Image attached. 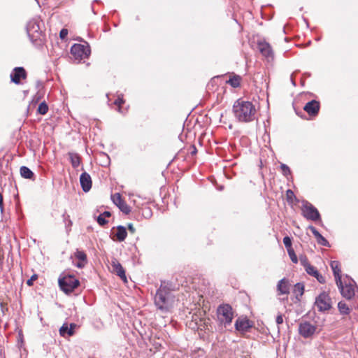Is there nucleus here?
<instances>
[{"label":"nucleus","mask_w":358,"mask_h":358,"mask_svg":"<svg viewBox=\"0 0 358 358\" xmlns=\"http://www.w3.org/2000/svg\"><path fill=\"white\" fill-rule=\"evenodd\" d=\"M142 215L145 218H149L152 216V210L150 208L146 207L142 210Z\"/></svg>","instance_id":"nucleus-36"},{"label":"nucleus","mask_w":358,"mask_h":358,"mask_svg":"<svg viewBox=\"0 0 358 358\" xmlns=\"http://www.w3.org/2000/svg\"><path fill=\"white\" fill-rule=\"evenodd\" d=\"M27 76V71L23 67H15L10 73V77L11 82L19 85L20 84V80L22 79H25Z\"/></svg>","instance_id":"nucleus-12"},{"label":"nucleus","mask_w":358,"mask_h":358,"mask_svg":"<svg viewBox=\"0 0 358 358\" xmlns=\"http://www.w3.org/2000/svg\"><path fill=\"white\" fill-rule=\"evenodd\" d=\"M314 277L317 280V281L319 282H320V283H324L325 282V278L323 275H322L319 273V271L317 272V275H315Z\"/></svg>","instance_id":"nucleus-41"},{"label":"nucleus","mask_w":358,"mask_h":358,"mask_svg":"<svg viewBox=\"0 0 358 358\" xmlns=\"http://www.w3.org/2000/svg\"><path fill=\"white\" fill-rule=\"evenodd\" d=\"M275 322H276L277 324H278V325L282 324V322H283L282 315H278L276 317Z\"/></svg>","instance_id":"nucleus-44"},{"label":"nucleus","mask_w":358,"mask_h":358,"mask_svg":"<svg viewBox=\"0 0 358 358\" xmlns=\"http://www.w3.org/2000/svg\"><path fill=\"white\" fill-rule=\"evenodd\" d=\"M38 278V275L34 274L27 281V284L29 286H31L33 285V282Z\"/></svg>","instance_id":"nucleus-42"},{"label":"nucleus","mask_w":358,"mask_h":358,"mask_svg":"<svg viewBox=\"0 0 358 358\" xmlns=\"http://www.w3.org/2000/svg\"><path fill=\"white\" fill-rule=\"evenodd\" d=\"M77 324L75 323H71L69 327L68 324L64 323L59 329V334L61 336L65 337L66 335L69 336H71L75 333V329L76 328Z\"/></svg>","instance_id":"nucleus-18"},{"label":"nucleus","mask_w":358,"mask_h":358,"mask_svg":"<svg viewBox=\"0 0 358 358\" xmlns=\"http://www.w3.org/2000/svg\"><path fill=\"white\" fill-rule=\"evenodd\" d=\"M217 320L220 326L227 328L231 325L234 318V310L228 303L220 304L217 308Z\"/></svg>","instance_id":"nucleus-4"},{"label":"nucleus","mask_w":358,"mask_h":358,"mask_svg":"<svg viewBox=\"0 0 358 358\" xmlns=\"http://www.w3.org/2000/svg\"><path fill=\"white\" fill-rule=\"evenodd\" d=\"M299 259L300 264L303 266L304 269L310 264L308 262V258L305 255H300Z\"/></svg>","instance_id":"nucleus-32"},{"label":"nucleus","mask_w":358,"mask_h":358,"mask_svg":"<svg viewBox=\"0 0 358 358\" xmlns=\"http://www.w3.org/2000/svg\"><path fill=\"white\" fill-rule=\"evenodd\" d=\"M20 175L25 179H29L31 180H35V176L34 172L28 167L22 166L20 169Z\"/></svg>","instance_id":"nucleus-22"},{"label":"nucleus","mask_w":358,"mask_h":358,"mask_svg":"<svg viewBox=\"0 0 358 358\" xmlns=\"http://www.w3.org/2000/svg\"><path fill=\"white\" fill-rule=\"evenodd\" d=\"M316 239L319 245L325 247H330L329 241L322 234H320Z\"/></svg>","instance_id":"nucleus-29"},{"label":"nucleus","mask_w":358,"mask_h":358,"mask_svg":"<svg viewBox=\"0 0 358 358\" xmlns=\"http://www.w3.org/2000/svg\"><path fill=\"white\" fill-rule=\"evenodd\" d=\"M112 267L113 272H115L124 282H127V277L125 271L122 266L121 264L116 259L112 261Z\"/></svg>","instance_id":"nucleus-16"},{"label":"nucleus","mask_w":358,"mask_h":358,"mask_svg":"<svg viewBox=\"0 0 358 358\" xmlns=\"http://www.w3.org/2000/svg\"><path fill=\"white\" fill-rule=\"evenodd\" d=\"M0 306L1 308V311L3 312V313H4V311H5V310H7V308L5 307L3 303H1Z\"/></svg>","instance_id":"nucleus-47"},{"label":"nucleus","mask_w":358,"mask_h":358,"mask_svg":"<svg viewBox=\"0 0 358 358\" xmlns=\"http://www.w3.org/2000/svg\"><path fill=\"white\" fill-rule=\"evenodd\" d=\"M294 292L296 294V295H299L301 296L303 294L304 292V285L302 283L298 282L294 285Z\"/></svg>","instance_id":"nucleus-28"},{"label":"nucleus","mask_w":358,"mask_h":358,"mask_svg":"<svg viewBox=\"0 0 358 358\" xmlns=\"http://www.w3.org/2000/svg\"><path fill=\"white\" fill-rule=\"evenodd\" d=\"M308 229L311 231L314 236L317 238L321 234L316 229V228L312 225L308 227Z\"/></svg>","instance_id":"nucleus-40"},{"label":"nucleus","mask_w":358,"mask_h":358,"mask_svg":"<svg viewBox=\"0 0 358 358\" xmlns=\"http://www.w3.org/2000/svg\"><path fill=\"white\" fill-rule=\"evenodd\" d=\"M63 218H64V221L65 222H67V223H66V227H71L72 225V221L70 220L69 215H66V213H64L63 215Z\"/></svg>","instance_id":"nucleus-39"},{"label":"nucleus","mask_w":358,"mask_h":358,"mask_svg":"<svg viewBox=\"0 0 358 358\" xmlns=\"http://www.w3.org/2000/svg\"><path fill=\"white\" fill-rule=\"evenodd\" d=\"M277 291L279 295L289 294V280L285 278L279 280L277 285Z\"/></svg>","instance_id":"nucleus-20"},{"label":"nucleus","mask_w":358,"mask_h":358,"mask_svg":"<svg viewBox=\"0 0 358 358\" xmlns=\"http://www.w3.org/2000/svg\"><path fill=\"white\" fill-rule=\"evenodd\" d=\"M77 266L79 267V268H81L83 266V265L81 264L78 263L77 264Z\"/></svg>","instance_id":"nucleus-49"},{"label":"nucleus","mask_w":358,"mask_h":358,"mask_svg":"<svg viewBox=\"0 0 358 358\" xmlns=\"http://www.w3.org/2000/svg\"><path fill=\"white\" fill-rule=\"evenodd\" d=\"M233 113L235 117L243 122H252L256 116V109L253 103L242 99H238L234 102Z\"/></svg>","instance_id":"nucleus-2"},{"label":"nucleus","mask_w":358,"mask_h":358,"mask_svg":"<svg viewBox=\"0 0 358 358\" xmlns=\"http://www.w3.org/2000/svg\"><path fill=\"white\" fill-rule=\"evenodd\" d=\"M251 327L252 325L250 324L249 320L247 318H238L235 322V328L238 331L246 332Z\"/></svg>","instance_id":"nucleus-17"},{"label":"nucleus","mask_w":358,"mask_h":358,"mask_svg":"<svg viewBox=\"0 0 358 358\" xmlns=\"http://www.w3.org/2000/svg\"><path fill=\"white\" fill-rule=\"evenodd\" d=\"M332 269L336 285L341 284V270L340 268V263L338 261H331L330 264Z\"/></svg>","instance_id":"nucleus-19"},{"label":"nucleus","mask_w":358,"mask_h":358,"mask_svg":"<svg viewBox=\"0 0 358 358\" xmlns=\"http://www.w3.org/2000/svg\"><path fill=\"white\" fill-rule=\"evenodd\" d=\"M111 216V213L109 211H104L103 213H101L96 218V221L101 226L106 225L108 222L106 220L107 217Z\"/></svg>","instance_id":"nucleus-24"},{"label":"nucleus","mask_w":358,"mask_h":358,"mask_svg":"<svg viewBox=\"0 0 358 358\" xmlns=\"http://www.w3.org/2000/svg\"><path fill=\"white\" fill-rule=\"evenodd\" d=\"M3 358H4V357H3Z\"/></svg>","instance_id":"nucleus-52"},{"label":"nucleus","mask_w":358,"mask_h":358,"mask_svg":"<svg viewBox=\"0 0 358 358\" xmlns=\"http://www.w3.org/2000/svg\"><path fill=\"white\" fill-rule=\"evenodd\" d=\"M76 257L80 261H86L87 259L86 254L83 251H77Z\"/></svg>","instance_id":"nucleus-37"},{"label":"nucleus","mask_w":358,"mask_h":358,"mask_svg":"<svg viewBox=\"0 0 358 358\" xmlns=\"http://www.w3.org/2000/svg\"><path fill=\"white\" fill-rule=\"evenodd\" d=\"M113 203L120 208V210L126 215L131 212L130 207L123 201L119 193H115L111 196Z\"/></svg>","instance_id":"nucleus-13"},{"label":"nucleus","mask_w":358,"mask_h":358,"mask_svg":"<svg viewBox=\"0 0 358 358\" xmlns=\"http://www.w3.org/2000/svg\"><path fill=\"white\" fill-rule=\"evenodd\" d=\"M173 302L174 295L171 289L165 282H162L155 296V305L162 312L167 313L172 308Z\"/></svg>","instance_id":"nucleus-1"},{"label":"nucleus","mask_w":358,"mask_h":358,"mask_svg":"<svg viewBox=\"0 0 358 358\" xmlns=\"http://www.w3.org/2000/svg\"><path fill=\"white\" fill-rule=\"evenodd\" d=\"M287 200L288 202H292L294 198H296L294 192L291 189H288L286 192Z\"/></svg>","instance_id":"nucleus-38"},{"label":"nucleus","mask_w":358,"mask_h":358,"mask_svg":"<svg viewBox=\"0 0 358 358\" xmlns=\"http://www.w3.org/2000/svg\"><path fill=\"white\" fill-rule=\"evenodd\" d=\"M127 228H128V230L129 231V232H131V234L135 233L136 229L131 223L128 224Z\"/></svg>","instance_id":"nucleus-45"},{"label":"nucleus","mask_w":358,"mask_h":358,"mask_svg":"<svg viewBox=\"0 0 358 358\" xmlns=\"http://www.w3.org/2000/svg\"><path fill=\"white\" fill-rule=\"evenodd\" d=\"M58 282L61 289L66 294L72 292L80 285L79 280L70 275L59 278Z\"/></svg>","instance_id":"nucleus-6"},{"label":"nucleus","mask_w":358,"mask_h":358,"mask_svg":"<svg viewBox=\"0 0 358 358\" xmlns=\"http://www.w3.org/2000/svg\"><path fill=\"white\" fill-rule=\"evenodd\" d=\"M67 34H68V30L66 29H62L60 31L59 36L62 39H64L66 37Z\"/></svg>","instance_id":"nucleus-43"},{"label":"nucleus","mask_w":358,"mask_h":358,"mask_svg":"<svg viewBox=\"0 0 358 358\" xmlns=\"http://www.w3.org/2000/svg\"><path fill=\"white\" fill-rule=\"evenodd\" d=\"M0 210H1V212L3 213V196L1 193H0Z\"/></svg>","instance_id":"nucleus-46"},{"label":"nucleus","mask_w":358,"mask_h":358,"mask_svg":"<svg viewBox=\"0 0 358 358\" xmlns=\"http://www.w3.org/2000/svg\"><path fill=\"white\" fill-rule=\"evenodd\" d=\"M37 111L41 115H45L48 113V106L45 101H43L39 104Z\"/></svg>","instance_id":"nucleus-27"},{"label":"nucleus","mask_w":358,"mask_h":358,"mask_svg":"<svg viewBox=\"0 0 358 358\" xmlns=\"http://www.w3.org/2000/svg\"><path fill=\"white\" fill-rule=\"evenodd\" d=\"M305 271H306V273L310 275H312V276H315V275H317V272L318 271L317 270V268L312 266L311 264H310L309 266H308L306 268H305Z\"/></svg>","instance_id":"nucleus-30"},{"label":"nucleus","mask_w":358,"mask_h":358,"mask_svg":"<svg viewBox=\"0 0 358 358\" xmlns=\"http://www.w3.org/2000/svg\"><path fill=\"white\" fill-rule=\"evenodd\" d=\"M320 102L316 100H312L306 103L303 110L310 116H316L320 110Z\"/></svg>","instance_id":"nucleus-14"},{"label":"nucleus","mask_w":358,"mask_h":358,"mask_svg":"<svg viewBox=\"0 0 358 358\" xmlns=\"http://www.w3.org/2000/svg\"><path fill=\"white\" fill-rule=\"evenodd\" d=\"M283 243L287 248V250H289L290 248H292V240L291 238L289 236H285L283 238Z\"/></svg>","instance_id":"nucleus-34"},{"label":"nucleus","mask_w":358,"mask_h":358,"mask_svg":"<svg viewBox=\"0 0 358 358\" xmlns=\"http://www.w3.org/2000/svg\"><path fill=\"white\" fill-rule=\"evenodd\" d=\"M257 48L261 54L268 59H273V52L271 46L264 40H259L257 42Z\"/></svg>","instance_id":"nucleus-11"},{"label":"nucleus","mask_w":358,"mask_h":358,"mask_svg":"<svg viewBox=\"0 0 358 358\" xmlns=\"http://www.w3.org/2000/svg\"><path fill=\"white\" fill-rule=\"evenodd\" d=\"M80 182L83 190L87 192L92 187V179L89 173L84 172L80 176Z\"/></svg>","instance_id":"nucleus-15"},{"label":"nucleus","mask_w":358,"mask_h":358,"mask_svg":"<svg viewBox=\"0 0 358 358\" xmlns=\"http://www.w3.org/2000/svg\"><path fill=\"white\" fill-rule=\"evenodd\" d=\"M280 169L282 170V173L285 176H287L288 175L291 174L290 169L288 166H287L285 164H281Z\"/></svg>","instance_id":"nucleus-33"},{"label":"nucleus","mask_w":358,"mask_h":358,"mask_svg":"<svg viewBox=\"0 0 358 358\" xmlns=\"http://www.w3.org/2000/svg\"><path fill=\"white\" fill-rule=\"evenodd\" d=\"M301 210L303 217L307 220L317 221L320 219L317 209L307 201H303Z\"/></svg>","instance_id":"nucleus-8"},{"label":"nucleus","mask_w":358,"mask_h":358,"mask_svg":"<svg viewBox=\"0 0 358 358\" xmlns=\"http://www.w3.org/2000/svg\"><path fill=\"white\" fill-rule=\"evenodd\" d=\"M124 102L122 96H118L117 99L114 101V104L118 106V111L121 112V105Z\"/></svg>","instance_id":"nucleus-35"},{"label":"nucleus","mask_w":358,"mask_h":358,"mask_svg":"<svg viewBox=\"0 0 358 358\" xmlns=\"http://www.w3.org/2000/svg\"><path fill=\"white\" fill-rule=\"evenodd\" d=\"M291 80H292V83L294 86H296V83H295V81L293 80V78H292V76H291Z\"/></svg>","instance_id":"nucleus-48"},{"label":"nucleus","mask_w":358,"mask_h":358,"mask_svg":"<svg viewBox=\"0 0 358 358\" xmlns=\"http://www.w3.org/2000/svg\"><path fill=\"white\" fill-rule=\"evenodd\" d=\"M127 235V232L126 228L122 225H119L117 227L116 232L113 234V240L122 242L125 240Z\"/></svg>","instance_id":"nucleus-21"},{"label":"nucleus","mask_w":358,"mask_h":358,"mask_svg":"<svg viewBox=\"0 0 358 358\" xmlns=\"http://www.w3.org/2000/svg\"><path fill=\"white\" fill-rule=\"evenodd\" d=\"M41 23L42 22L38 17H34L27 24L26 29L28 36L30 41L36 45H41L44 40Z\"/></svg>","instance_id":"nucleus-3"},{"label":"nucleus","mask_w":358,"mask_h":358,"mask_svg":"<svg viewBox=\"0 0 358 358\" xmlns=\"http://www.w3.org/2000/svg\"><path fill=\"white\" fill-rule=\"evenodd\" d=\"M241 80V77L238 75L234 74L233 76H230L229 80L227 82L229 83L231 87L236 88L240 86Z\"/></svg>","instance_id":"nucleus-25"},{"label":"nucleus","mask_w":358,"mask_h":358,"mask_svg":"<svg viewBox=\"0 0 358 358\" xmlns=\"http://www.w3.org/2000/svg\"><path fill=\"white\" fill-rule=\"evenodd\" d=\"M338 308L342 315H348L350 313V308L345 302L340 301L338 303Z\"/></svg>","instance_id":"nucleus-26"},{"label":"nucleus","mask_w":358,"mask_h":358,"mask_svg":"<svg viewBox=\"0 0 358 358\" xmlns=\"http://www.w3.org/2000/svg\"><path fill=\"white\" fill-rule=\"evenodd\" d=\"M345 278L348 279V282L345 280V285L341 281V284L337 285L342 296L347 299H352L355 295V288L356 287L355 282L346 275Z\"/></svg>","instance_id":"nucleus-7"},{"label":"nucleus","mask_w":358,"mask_h":358,"mask_svg":"<svg viewBox=\"0 0 358 358\" xmlns=\"http://www.w3.org/2000/svg\"><path fill=\"white\" fill-rule=\"evenodd\" d=\"M315 305L320 312L329 310L331 308V298L326 292H322L316 297Z\"/></svg>","instance_id":"nucleus-9"},{"label":"nucleus","mask_w":358,"mask_h":358,"mask_svg":"<svg viewBox=\"0 0 358 358\" xmlns=\"http://www.w3.org/2000/svg\"><path fill=\"white\" fill-rule=\"evenodd\" d=\"M317 327L308 321H302L299 324V333L305 338H311L315 333Z\"/></svg>","instance_id":"nucleus-10"},{"label":"nucleus","mask_w":358,"mask_h":358,"mask_svg":"<svg viewBox=\"0 0 358 358\" xmlns=\"http://www.w3.org/2000/svg\"><path fill=\"white\" fill-rule=\"evenodd\" d=\"M287 250L288 255H289L292 262L293 263H294V264H296L298 262L299 259L297 258L296 255L295 254V252H294V249L293 248H290V249Z\"/></svg>","instance_id":"nucleus-31"},{"label":"nucleus","mask_w":358,"mask_h":358,"mask_svg":"<svg viewBox=\"0 0 358 358\" xmlns=\"http://www.w3.org/2000/svg\"><path fill=\"white\" fill-rule=\"evenodd\" d=\"M2 352H3V349L0 347V355H2Z\"/></svg>","instance_id":"nucleus-50"},{"label":"nucleus","mask_w":358,"mask_h":358,"mask_svg":"<svg viewBox=\"0 0 358 358\" xmlns=\"http://www.w3.org/2000/svg\"><path fill=\"white\" fill-rule=\"evenodd\" d=\"M71 53L75 60L80 62L81 60L88 58L91 53L89 44H74L71 48Z\"/></svg>","instance_id":"nucleus-5"},{"label":"nucleus","mask_w":358,"mask_h":358,"mask_svg":"<svg viewBox=\"0 0 358 358\" xmlns=\"http://www.w3.org/2000/svg\"><path fill=\"white\" fill-rule=\"evenodd\" d=\"M69 159L73 168H77L80 164V157L77 153L69 152Z\"/></svg>","instance_id":"nucleus-23"},{"label":"nucleus","mask_w":358,"mask_h":358,"mask_svg":"<svg viewBox=\"0 0 358 358\" xmlns=\"http://www.w3.org/2000/svg\"><path fill=\"white\" fill-rule=\"evenodd\" d=\"M94 2H99V0H94Z\"/></svg>","instance_id":"nucleus-51"}]
</instances>
